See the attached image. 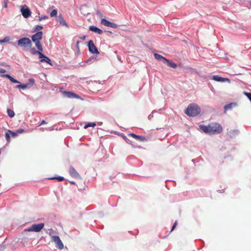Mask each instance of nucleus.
Listing matches in <instances>:
<instances>
[{
	"instance_id": "1",
	"label": "nucleus",
	"mask_w": 251,
	"mask_h": 251,
	"mask_svg": "<svg viewBox=\"0 0 251 251\" xmlns=\"http://www.w3.org/2000/svg\"><path fill=\"white\" fill-rule=\"evenodd\" d=\"M200 127L204 132L210 134H219L223 130L222 126L217 123H212L208 126L201 125Z\"/></svg>"
},
{
	"instance_id": "2",
	"label": "nucleus",
	"mask_w": 251,
	"mask_h": 251,
	"mask_svg": "<svg viewBox=\"0 0 251 251\" xmlns=\"http://www.w3.org/2000/svg\"><path fill=\"white\" fill-rule=\"evenodd\" d=\"M200 112V108L194 103L190 104L185 110V113L191 117L196 116L199 114Z\"/></svg>"
},
{
	"instance_id": "3",
	"label": "nucleus",
	"mask_w": 251,
	"mask_h": 251,
	"mask_svg": "<svg viewBox=\"0 0 251 251\" xmlns=\"http://www.w3.org/2000/svg\"><path fill=\"white\" fill-rule=\"evenodd\" d=\"M17 44L19 46L24 49L31 48L32 45L30 39L27 37H23L18 40Z\"/></svg>"
},
{
	"instance_id": "4",
	"label": "nucleus",
	"mask_w": 251,
	"mask_h": 251,
	"mask_svg": "<svg viewBox=\"0 0 251 251\" xmlns=\"http://www.w3.org/2000/svg\"><path fill=\"white\" fill-rule=\"evenodd\" d=\"M44 226V223L33 224L30 227L26 229L25 230L27 231L39 232L42 229Z\"/></svg>"
},
{
	"instance_id": "5",
	"label": "nucleus",
	"mask_w": 251,
	"mask_h": 251,
	"mask_svg": "<svg viewBox=\"0 0 251 251\" xmlns=\"http://www.w3.org/2000/svg\"><path fill=\"white\" fill-rule=\"evenodd\" d=\"M51 240L55 243L56 247H57L59 250H62L64 248V245L59 236H51Z\"/></svg>"
},
{
	"instance_id": "6",
	"label": "nucleus",
	"mask_w": 251,
	"mask_h": 251,
	"mask_svg": "<svg viewBox=\"0 0 251 251\" xmlns=\"http://www.w3.org/2000/svg\"><path fill=\"white\" fill-rule=\"evenodd\" d=\"M21 11L23 16L25 18H27L31 15V11L26 5H24L22 7Z\"/></svg>"
},
{
	"instance_id": "7",
	"label": "nucleus",
	"mask_w": 251,
	"mask_h": 251,
	"mask_svg": "<svg viewBox=\"0 0 251 251\" xmlns=\"http://www.w3.org/2000/svg\"><path fill=\"white\" fill-rule=\"evenodd\" d=\"M88 48H89V50L91 53H96V54L99 53V52L98 49H97V48L96 47L95 45H94L93 41L90 40L88 42Z\"/></svg>"
},
{
	"instance_id": "8",
	"label": "nucleus",
	"mask_w": 251,
	"mask_h": 251,
	"mask_svg": "<svg viewBox=\"0 0 251 251\" xmlns=\"http://www.w3.org/2000/svg\"><path fill=\"white\" fill-rule=\"evenodd\" d=\"M101 24L110 27L116 28L118 27V25L113 23H111L105 19H102L101 20Z\"/></svg>"
},
{
	"instance_id": "9",
	"label": "nucleus",
	"mask_w": 251,
	"mask_h": 251,
	"mask_svg": "<svg viewBox=\"0 0 251 251\" xmlns=\"http://www.w3.org/2000/svg\"><path fill=\"white\" fill-rule=\"evenodd\" d=\"M212 79L213 80H214L215 81H218V82H227L228 83H230V80L229 79H228L227 78L222 77L221 76H220L217 75H213L212 76Z\"/></svg>"
},
{
	"instance_id": "10",
	"label": "nucleus",
	"mask_w": 251,
	"mask_h": 251,
	"mask_svg": "<svg viewBox=\"0 0 251 251\" xmlns=\"http://www.w3.org/2000/svg\"><path fill=\"white\" fill-rule=\"evenodd\" d=\"M43 37V32L38 31L31 36L32 41H40Z\"/></svg>"
},
{
	"instance_id": "11",
	"label": "nucleus",
	"mask_w": 251,
	"mask_h": 251,
	"mask_svg": "<svg viewBox=\"0 0 251 251\" xmlns=\"http://www.w3.org/2000/svg\"><path fill=\"white\" fill-rule=\"evenodd\" d=\"M64 96L68 98H79V96L72 92L63 91Z\"/></svg>"
},
{
	"instance_id": "12",
	"label": "nucleus",
	"mask_w": 251,
	"mask_h": 251,
	"mask_svg": "<svg viewBox=\"0 0 251 251\" xmlns=\"http://www.w3.org/2000/svg\"><path fill=\"white\" fill-rule=\"evenodd\" d=\"M69 172L71 176L76 178H80V176L79 174L77 172V171L75 169L74 167H71L70 168Z\"/></svg>"
},
{
	"instance_id": "13",
	"label": "nucleus",
	"mask_w": 251,
	"mask_h": 251,
	"mask_svg": "<svg viewBox=\"0 0 251 251\" xmlns=\"http://www.w3.org/2000/svg\"><path fill=\"white\" fill-rule=\"evenodd\" d=\"M39 58L40 59H41V60H40V62H45L47 63L48 64H49L50 65H51L50 59L49 57L46 56L44 54H43L42 56L40 55L39 56Z\"/></svg>"
},
{
	"instance_id": "14",
	"label": "nucleus",
	"mask_w": 251,
	"mask_h": 251,
	"mask_svg": "<svg viewBox=\"0 0 251 251\" xmlns=\"http://www.w3.org/2000/svg\"><path fill=\"white\" fill-rule=\"evenodd\" d=\"M89 30L99 34H101L103 32L101 29L94 25L90 26Z\"/></svg>"
},
{
	"instance_id": "15",
	"label": "nucleus",
	"mask_w": 251,
	"mask_h": 251,
	"mask_svg": "<svg viewBox=\"0 0 251 251\" xmlns=\"http://www.w3.org/2000/svg\"><path fill=\"white\" fill-rule=\"evenodd\" d=\"M57 21L60 23V25H65L66 27H68L67 23L61 14L58 16Z\"/></svg>"
},
{
	"instance_id": "16",
	"label": "nucleus",
	"mask_w": 251,
	"mask_h": 251,
	"mask_svg": "<svg viewBox=\"0 0 251 251\" xmlns=\"http://www.w3.org/2000/svg\"><path fill=\"white\" fill-rule=\"evenodd\" d=\"M165 63H166L168 66L171 68H176L177 67V65L175 63L168 59L165 60Z\"/></svg>"
},
{
	"instance_id": "17",
	"label": "nucleus",
	"mask_w": 251,
	"mask_h": 251,
	"mask_svg": "<svg viewBox=\"0 0 251 251\" xmlns=\"http://www.w3.org/2000/svg\"><path fill=\"white\" fill-rule=\"evenodd\" d=\"M154 56L156 60L158 61H163L164 63H165V60H166V58L158 53H154Z\"/></svg>"
},
{
	"instance_id": "18",
	"label": "nucleus",
	"mask_w": 251,
	"mask_h": 251,
	"mask_svg": "<svg viewBox=\"0 0 251 251\" xmlns=\"http://www.w3.org/2000/svg\"><path fill=\"white\" fill-rule=\"evenodd\" d=\"M236 104L235 103H230L229 104H226L224 106L225 112L228 110L231 109L233 107L235 106Z\"/></svg>"
},
{
	"instance_id": "19",
	"label": "nucleus",
	"mask_w": 251,
	"mask_h": 251,
	"mask_svg": "<svg viewBox=\"0 0 251 251\" xmlns=\"http://www.w3.org/2000/svg\"><path fill=\"white\" fill-rule=\"evenodd\" d=\"M33 42L35 43L37 49L42 52L43 51V49L40 42V41H36Z\"/></svg>"
},
{
	"instance_id": "20",
	"label": "nucleus",
	"mask_w": 251,
	"mask_h": 251,
	"mask_svg": "<svg viewBox=\"0 0 251 251\" xmlns=\"http://www.w3.org/2000/svg\"><path fill=\"white\" fill-rule=\"evenodd\" d=\"M30 51H31V53L34 55L38 54L39 56L43 55V53H42V51H41L40 50H36L34 48H31L30 49Z\"/></svg>"
},
{
	"instance_id": "21",
	"label": "nucleus",
	"mask_w": 251,
	"mask_h": 251,
	"mask_svg": "<svg viewBox=\"0 0 251 251\" xmlns=\"http://www.w3.org/2000/svg\"><path fill=\"white\" fill-rule=\"evenodd\" d=\"M7 114L9 116V117L10 118H13L15 116V112H14L13 110L10 109H9L8 108L7 109Z\"/></svg>"
},
{
	"instance_id": "22",
	"label": "nucleus",
	"mask_w": 251,
	"mask_h": 251,
	"mask_svg": "<svg viewBox=\"0 0 251 251\" xmlns=\"http://www.w3.org/2000/svg\"><path fill=\"white\" fill-rule=\"evenodd\" d=\"M96 126V124L95 123H89L87 124H86L84 127V128H87L89 127H94Z\"/></svg>"
},
{
	"instance_id": "23",
	"label": "nucleus",
	"mask_w": 251,
	"mask_h": 251,
	"mask_svg": "<svg viewBox=\"0 0 251 251\" xmlns=\"http://www.w3.org/2000/svg\"><path fill=\"white\" fill-rule=\"evenodd\" d=\"M27 87V84H21L19 85H17L16 86V88H22L23 89H25Z\"/></svg>"
},
{
	"instance_id": "24",
	"label": "nucleus",
	"mask_w": 251,
	"mask_h": 251,
	"mask_svg": "<svg viewBox=\"0 0 251 251\" xmlns=\"http://www.w3.org/2000/svg\"><path fill=\"white\" fill-rule=\"evenodd\" d=\"M137 140L141 141V142H145L146 141V139L142 136L137 135V137L135 138Z\"/></svg>"
},
{
	"instance_id": "25",
	"label": "nucleus",
	"mask_w": 251,
	"mask_h": 251,
	"mask_svg": "<svg viewBox=\"0 0 251 251\" xmlns=\"http://www.w3.org/2000/svg\"><path fill=\"white\" fill-rule=\"evenodd\" d=\"M5 139L7 142V143H10V134L8 132V131L7 132H5Z\"/></svg>"
},
{
	"instance_id": "26",
	"label": "nucleus",
	"mask_w": 251,
	"mask_h": 251,
	"mask_svg": "<svg viewBox=\"0 0 251 251\" xmlns=\"http://www.w3.org/2000/svg\"><path fill=\"white\" fill-rule=\"evenodd\" d=\"M8 130V132L10 134V135L13 137V138H15L17 136V133L16 132V131H13L12 130Z\"/></svg>"
},
{
	"instance_id": "27",
	"label": "nucleus",
	"mask_w": 251,
	"mask_h": 251,
	"mask_svg": "<svg viewBox=\"0 0 251 251\" xmlns=\"http://www.w3.org/2000/svg\"><path fill=\"white\" fill-rule=\"evenodd\" d=\"M10 40V38L9 36L5 37L2 40H0V43H5L7 42Z\"/></svg>"
},
{
	"instance_id": "28",
	"label": "nucleus",
	"mask_w": 251,
	"mask_h": 251,
	"mask_svg": "<svg viewBox=\"0 0 251 251\" xmlns=\"http://www.w3.org/2000/svg\"><path fill=\"white\" fill-rule=\"evenodd\" d=\"M50 179H57L59 181H62L64 179V177L62 176L53 177H51Z\"/></svg>"
},
{
	"instance_id": "29",
	"label": "nucleus",
	"mask_w": 251,
	"mask_h": 251,
	"mask_svg": "<svg viewBox=\"0 0 251 251\" xmlns=\"http://www.w3.org/2000/svg\"><path fill=\"white\" fill-rule=\"evenodd\" d=\"M57 10L54 9L51 12L50 15L51 17H54L57 15Z\"/></svg>"
},
{
	"instance_id": "30",
	"label": "nucleus",
	"mask_w": 251,
	"mask_h": 251,
	"mask_svg": "<svg viewBox=\"0 0 251 251\" xmlns=\"http://www.w3.org/2000/svg\"><path fill=\"white\" fill-rule=\"evenodd\" d=\"M243 94L246 96H247L248 97V98L251 101V93H248V92H244Z\"/></svg>"
},
{
	"instance_id": "31",
	"label": "nucleus",
	"mask_w": 251,
	"mask_h": 251,
	"mask_svg": "<svg viewBox=\"0 0 251 251\" xmlns=\"http://www.w3.org/2000/svg\"><path fill=\"white\" fill-rule=\"evenodd\" d=\"M47 19H48V17L45 15H42L39 16V21H42L43 20H46Z\"/></svg>"
},
{
	"instance_id": "32",
	"label": "nucleus",
	"mask_w": 251,
	"mask_h": 251,
	"mask_svg": "<svg viewBox=\"0 0 251 251\" xmlns=\"http://www.w3.org/2000/svg\"><path fill=\"white\" fill-rule=\"evenodd\" d=\"M42 28H43L42 26L39 25H37L36 26L35 30L39 31V30H41Z\"/></svg>"
},
{
	"instance_id": "33",
	"label": "nucleus",
	"mask_w": 251,
	"mask_h": 251,
	"mask_svg": "<svg viewBox=\"0 0 251 251\" xmlns=\"http://www.w3.org/2000/svg\"><path fill=\"white\" fill-rule=\"evenodd\" d=\"M9 80H10L11 82H13V83H19V82L17 80L15 79V78H13V77H12V76H11V77L10 78Z\"/></svg>"
},
{
	"instance_id": "34",
	"label": "nucleus",
	"mask_w": 251,
	"mask_h": 251,
	"mask_svg": "<svg viewBox=\"0 0 251 251\" xmlns=\"http://www.w3.org/2000/svg\"><path fill=\"white\" fill-rule=\"evenodd\" d=\"M128 136L132 137H133V138H134L135 139L137 137V135H136V134H135L134 133H129V134H128Z\"/></svg>"
},
{
	"instance_id": "35",
	"label": "nucleus",
	"mask_w": 251,
	"mask_h": 251,
	"mask_svg": "<svg viewBox=\"0 0 251 251\" xmlns=\"http://www.w3.org/2000/svg\"><path fill=\"white\" fill-rule=\"evenodd\" d=\"M16 131L17 134H18L19 133H22L24 132V130L22 128H21V129H19L17 130Z\"/></svg>"
},
{
	"instance_id": "36",
	"label": "nucleus",
	"mask_w": 251,
	"mask_h": 251,
	"mask_svg": "<svg viewBox=\"0 0 251 251\" xmlns=\"http://www.w3.org/2000/svg\"><path fill=\"white\" fill-rule=\"evenodd\" d=\"M8 1H9L8 0H4L3 4H4V7L5 8L7 7V4H8Z\"/></svg>"
},
{
	"instance_id": "37",
	"label": "nucleus",
	"mask_w": 251,
	"mask_h": 251,
	"mask_svg": "<svg viewBox=\"0 0 251 251\" xmlns=\"http://www.w3.org/2000/svg\"><path fill=\"white\" fill-rule=\"evenodd\" d=\"M2 76L7 77L9 79L11 76L10 75H9L6 74V75H2Z\"/></svg>"
},
{
	"instance_id": "38",
	"label": "nucleus",
	"mask_w": 251,
	"mask_h": 251,
	"mask_svg": "<svg viewBox=\"0 0 251 251\" xmlns=\"http://www.w3.org/2000/svg\"><path fill=\"white\" fill-rule=\"evenodd\" d=\"M6 72V70L3 69H0V73H5Z\"/></svg>"
},
{
	"instance_id": "39",
	"label": "nucleus",
	"mask_w": 251,
	"mask_h": 251,
	"mask_svg": "<svg viewBox=\"0 0 251 251\" xmlns=\"http://www.w3.org/2000/svg\"><path fill=\"white\" fill-rule=\"evenodd\" d=\"M80 38L81 40H84L85 39V38H86V36L84 35V36H82L81 37H80Z\"/></svg>"
},
{
	"instance_id": "40",
	"label": "nucleus",
	"mask_w": 251,
	"mask_h": 251,
	"mask_svg": "<svg viewBox=\"0 0 251 251\" xmlns=\"http://www.w3.org/2000/svg\"><path fill=\"white\" fill-rule=\"evenodd\" d=\"M46 123H47L45 122V121L43 120V121L41 122V124H40V126L42 125H44V124H46Z\"/></svg>"
},
{
	"instance_id": "41",
	"label": "nucleus",
	"mask_w": 251,
	"mask_h": 251,
	"mask_svg": "<svg viewBox=\"0 0 251 251\" xmlns=\"http://www.w3.org/2000/svg\"><path fill=\"white\" fill-rule=\"evenodd\" d=\"M123 138L125 140V141L126 142H127V140H128V139L125 136H123Z\"/></svg>"
},
{
	"instance_id": "42",
	"label": "nucleus",
	"mask_w": 251,
	"mask_h": 251,
	"mask_svg": "<svg viewBox=\"0 0 251 251\" xmlns=\"http://www.w3.org/2000/svg\"><path fill=\"white\" fill-rule=\"evenodd\" d=\"M176 225H177V222H176H176L174 223V225H173V226H175V227H176Z\"/></svg>"
},
{
	"instance_id": "43",
	"label": "nucleus",
	"mask_w": 251,
	"mask_h": 251,
	"mask_svg": "<svg viewBox=\"0 0 251 251\" xmlns=\"http://www.w3.org/2000/svg\"><path fill=\"white\" fill-rule=\"evenodd\" d=\"M175 227H175V226H173L172 228V229H171V231H173L175 228Z\"/></svg>"
},
{
	"instance_id": "44",
	"label": "nucleus",
	"mask_w": 251,
	"mask_h": 251,
	"mask_svg": "<svg viewBox=\"0 0 251 251\" xmlns=\"http://www.w3.org/2000/svg\"><path fill=\"white\" fill-rule=\"evenodd\" d=\"M29 80H30V81H32V82H34V80H33V79H30Z\"/></svg>"
},
{
	"instance_id": "45",
	"label": "nucleus",
	"mask_w": 251,
	"mask_h": 251,
	"mask_svg": "<svg viewBox=\"0 0 251 251\" xmlns=\"http://www.w3.org/2000/svg\"><path fill=\"white\" fill-rule=\"evenodd\" d=\"M79 41H77V44H79Z\"/></svg>"
}]
</instances>
